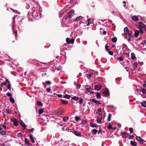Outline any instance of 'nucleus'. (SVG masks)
I'll return each mask as SVG.
<instances>
[{"label": "nucleus", "instance_id": "nucleus-1", "mask_svg": "<svg viewBox=\"0 0 146 146\" xmlns=\"http://www.w3.org/2000/svg\"><path fill=\"white\" fill-rule=\"evenodd\" d=\"M135 139L137 141L141 142L140 143L141 144V145H144L146 146V141L141 139V137L136 136Z\"/></svg>", "mask_w": 146, "mask_h": 146}, {"label": "nucleus", "instance_id": "nucleus-2", "mask_svg": "<svg viewBox=\"0 0 146 146\" xmlns=\"http://www.w3.org/2000/svg\"><path fill=\"white\" fill-rule=\"evenodd\" d=\"M11 121L13 122V125L15 126H17L18 125V121L15 118H13L11 120Z\"/></svg>", "mask_w": 146, "mask_h": 146}, {"label": "nucleus", "instance_id": "nucleus-3", "mask_svg": "<svg viewBox=\"0 0 146 146\" xmlns=\"http://www.w3.org/2000/svg\"><path fill=\"white\" fill-rule=\"evenodd\" d=\"M102 94L106 96H109L110 92L108 90H105L102 92Z\"/></svg>", "mask_w": 146, "mask_h": 146}, {"label": "nucleus", "instance_id": "nucleus-4", "mask_svg": "<svg viewBox=\"0 0 146 146\" xmlns=\"http://www.w3.org/2000/svg\"><path fill=\"white\" fill-rule=\"evenodd\" d=\"M139 27H140V28H146V26L143 23L141 22H139Z\"/></svg>", "mask_w": 146, "mask_h": 146}, {"label": "nucleus", "instance_id": "nucleus-5", "mask_svg": "<svg viewBox=\"0 0 146 146\" xmlns=\"http://www.w3.org/2000/svg\"><path fill=\"white\" fill-rule=\"evenodd\" d=\"M19 123L23 127H24V129H26L25 127H27L26 125L23 122V121L21 120H20L19 121Z\"/></svg>", "mask_w": 146, "mask_h": 146}, {"label": "nucleus", "instance_id": "nucleus-6", "mask_svg": "<svg viewBox=\"0 0 146 146\" xmlns=\"http://www.w3.org/2000/svg\"><path fill=\"white\" fill-rule=\"evenodd\" d=\"M91 100L92 102L94 103H95L97 104H98V105H100L101 104V103L99 101H98L95 100V99H90Z\"/></svg>", "mask_w": 146, "mask_h": 146}, {"label": "nucleus", "instance_id": "nucleus-7", "mask_svg": "<svg viewBox=\"0 0 146 146\" xmlns=\"http://www.w3.org/2000/svg\"><path fill=\"white\" fill-rule=\"evenodd\" d=\"M139 32L138 30H135L134 34V37L136 38L137 37L139 36Z\"/></svg>", "mask_w": 146, "mask_h": 146}, {"label": "nucleus", "instance_id": "nucleus-8", "mask_svg": "<svg viewBox=\"0 0 146 146\" xmlns=\"http://www.w3.org/2000/svg\"><path fill=\"white\" fill-rule=\"evenodd\" d=\"M102 88V86L100 85H96L95 86V89L98 91L100 90Z\"/></svg>", "mask_w": 146, "mask_h": 146}, {"label": "nucleus", "instance_id": "nucleus-9", "mask_svg": "<svg viewBox=\"0 0 146 146\" xmlns=\"http://www.w3.org/2000/svg\"><path fill=\"white\" fill-rule=\"evenodd\" d=\"M79 99V98L77 97V96H73V97L72 98V99H71V100H72V101H71V102H72V103H74L75 102H73L72 100H76V101H77Z\"/></svg>", "mask_w": 146, "mask_h": 146}, {"label": "nucleus", "instance_id": "nucleus-10", "mask_svg": "<svg viewBox=\"0 0 146 146\" xmlns=\"http://www.w3.org/2000/svg\"><path fill=\"white\" fill-rule=\"evenodd\" d=\"M6 130L4 131L2 128L0 127V134L5 135L6 134Z\"/></svg>", "mask_w": 146, "mask_h": 146}, {"label": "nucleus", "instance_id": "nucleus-11", "mask_svg": "<svg viewBox=\"0 0 146 146\" xmlns=\"http://www.w3.org/2000/svg\"><path fill=\"white\" fill-rule=\"evenodd\" d=\"M126 35H128V37L130 38H133V36L132 35V31H129L128 33H127Z\"/></svg>", "mask_w": 146, "mask_h": 146}, {"label": "nucleus", "instance_id": "nucleus-12", "mask_svg": "<svg viewBox=\"0 0 146 146\" xmlns=\"http://www.w3.org/2000/svg\"><path fill=\"white\" fill-rule=\"evenodd\" d=\"M132 20L134 21H137L138 20V18L137 16L136 15L133 16L132 17Z\"/></svg>", "mask_w": 146, "mask_h": 146}, {"label": "nucleus", "instance_id": "nucleus-13", "mask_svg": "<svg viewBox=\"0 0 146 146\" xmlns=\"http://www.w3.org/2000/svg\"><path fill=\"white\" fill-rule=\"evenodd\" d=\"M73 133H74V134L76 136H78V137H81V134L78 132L76 131H74L73 132Z\"/></svg>", "mask_w": 146, "mask_h": 146}, {"label": "nucleus", "instance_id": "nucleus-14", "mask_svg": "<svg viewBox=\"0 0 146 146\" xmlns=\"http://www.w3.org/2000/svg\"><path fill=\"white\" fill-rule=\"evenodd\" d=\"M122 135L123 137H127L129 136V134L125 132H123L122 133Z\"/></svg>", "mask_w": 146, "mask_h": 146}, {"label": "nucleus", "instance_id": "nucleus-15", "mask_svg": "<svg viewBox=\"0 0 146 146\" xmlns=\"http://www.w3.org/2000/svg\"><path fill=\"white\" fill-rule=\"evenodd\" d=\"M29 137L30 139L31 140L32 142L33 143H34L35 142V141L34 139L33 135L31 134H30Z\"/></svg>", "mask_w": 146, "mask_h": 146}, {"label": "nucleus", "instance_id": "nucleus-16", "mask_svg": "<svg viewBox=\"0 0 146 146\" xmlns=\"http://www.w3.org/2000/svg\"><path fill=\"white\" fill-rule=\"evenodd\" d=\"M124 33L125 34H126L129 32L128 29L127 27H125L124 28Z\"/></svg>", "mask_w": 146, "mask_h": 146}, {"label": "nucleus", "instance_id": "nucleus-17", "mask_svg": "<svg viewBox=\"0 0 146 146\" xmlns=\"http://www.w3.org/2000/svg\"><path fill=\"white\" fill-rule=\"evenodd\" d=\"M96 96L97 98L100 99L101 98V96L99 92H96Z\"/></svg>", "mask_w": 146, "mask_h": 146}, {"label": "nucleus", "instance_id": "nucleus-18", "mask_svg": "<svg viewBox=\"0 0 146 146\" xmlns=\"http://www.w3.org/2000/svg\"><path fill=\"white\" fill-rule=\"evenodd\" d=\"M60 101L64 105H66L68 104L67 102L65 100L61 99Z\"/></svg>", "mask_w": 146, "mask_h": 146}, {"label": "nucleus", "instance_id": "nucleus-19", "mask_svg": "<svg viewBox=\"0 0 146 146\" xmlns=\"http://www.w3.org/2000/svg\"><path fill=\"white\" fill-rule=\"evenodd\" d=\"M68 16H67L65 18V19L66 20H68L70 19H71L72 17V15L71 14L69 13H68Z\"/></svg>", "mask_w": 146, "mask_h": 146}, {"label": "nucleus", "instance_id": "nucleus-20", "mask_svg": "<svg viewBox=\"0 0 146 146\" xmlns=\"http://www.w3.org/2000/svg\"><path fill=\"white\" fill-rule=\"evenodd\" d=\"M131 58L133 60H134L135 59V55L134 53L132 52L131 54Z\"/></svg>", "mask_w": 146, "mask_h": 146}, {"label": "nucleus", "instance_id": "nucleus-21", "mask_svg": "<svg viewBox=\"0 0 146 146\" xmlns=\"http://www.w3.org/2000/svg\"><path fill=\"white\" fill-rule=\"evenodd\" d=\"M130 144L131 145H133V146H136L137 145L135 141H130Z\"/></svg>", "mask_w": 146, "mask_h": 146}, {"label": "nucleus", "instance_id": "nucleus-22", "mask_svg": "<svg viewBox=\"0 0 146 146\" xmlns=\"http://www.w3.org/2000/svg\"><path fill=\"white\" fill-rule=\"evenodd\" d=\"M36 104L38 106H40L41 107L42 106L43 104L42 102L39 101H37L36 102Z\"/></svg>", "mask_w": 146, "mask_h": 146}, {"label": "nucleus", "instance_id": "nucleus-23", "mask_svg": "<svg viewBox=\"0 0 146 146\" xmlns=\"http://www.w3.org/2000/svg\"><path fill=\"white\" fill-rule=\"evenodd\" d=\"M82 16H78L76 18L75 20V21H77L80 20H81L82 19Z\"/></svg>", "mask_w": 146, "mask_h": 146}, {"label": "nucleus", "instance_id": "nucleus-24", "mask_svg": "<svg viewBox=\"0 0 146 146\" xmlns=\"http://www.w3.org/2000/svg\"><path fill=\"white\" fill-rule=\"evenodd\" d=\"M18 18V17L17 16H16L14 17L13 18V27L14 25L15 24V18Z\"/></svg>", "mask_w": 146, "mask_h": 146}, {"label": "nucleus", "instance_id": "nucleus-25", "mask_svg": "<svg viewBox=\"0 0 146 146\" xmlns=\"http://www.w3.org/2000/svg\"><path fill=\"white\" fill-rule=\"evenodd\" d=\"M141 105L143 107H146V101H145L144 102H141Z\"/></svg>", "mask_w": 146, "mask_h": 146}, {"label": "nucleus", "instance_id": "nucleus-26", "mask_svg": "<svg viewBox=\"0 0 146 146\" xmlns=\"http://www.w3.org/2000/svg\"><path fill=\"white\" fill-rule=\"evenodd\" d=\"M25 143L28 145H30V143L29 141H28V139L25 138Z\"/></svg>", "mask_w": 146, "mask_h": 146}, {"label": "nucleus", "instance_id": "nucleus-27", "mask_svg": "<svg viewBox=\"0 0 146 146\" xmlns=\"http://www.w3.org/2000/svg\"><path fill=\"white\" fill-rule=\"evenodd\" d=\"M90 126L92 127H98L97 125L95 123H91L90 124Z\"/></svg>", "mask_w": 146, "mask_h": 146}, {"label": "nucleus", "instance_id": "nucleus-28", "mask_svg": "<svg viewBox=\"0 0 146 146\" xmlns=\"http://www.w3.org/2000/svg\"><path fill=\"white\" fill-rule=\"evenodd\" d=\"M70 97H71L70 96L68 95V94H66L63 97L64 98H67V99H69L70 98Z\"/></svg>", "mask_w": 146, "mask_h": 146}, {"label": "nucleus", "instance_id": "nucleus-29", "mask_svg": "<svg viewBox=\"0 0 146 146\" xmlns=\"http://www.w3.org/2000/svg\"><path fill=\"white\" fill-rule=\"evenodd\" d=\"M7 87L8 89L10 91L11 90V87L10 82H8Z\"/></svg>", "mask_w": 146, "mask_h": 146}, {"label": "nucleus", "instance_id": "nucleus-30", "mask_svg": "<svg viewBox=\"0 0 146 146\" xmlns=\"http://www.w3.org/2000/svg\"><path fill=\"white\" fill-rule=\"evenodd\" d=\"M68 119V117H64L63 118V121L64 122H66Z\"/></svg>", "mask_w": 146, "mask_h": 146}, {"label": "nucleus", "instance_id": "nucleus-31", "mask_svg": "<svg viewBox=\"0 0 146 146\" xmlns=\"http://www.w3.org/2000/svg\"><path fill=\"white\" fill-rule=\"evenodd\" d=\"M9 82V81L7 79H6L5 80V81H4L3 83L2 84L3 85H6L7 83H8V82Z\"/></svg>", "mask_w": 146, "mask_h": 146}, {"label": "nucleus", "instance_id": "nucleus-32", "mask_svg": "<svg viewBox=\"0 0 146 146\" xmlns=\"http://www.w3.org/2000/svg\"><path fill=\"white\" fill-rule=\"evenodd\" d=\"M137 62H135L133 64V66L135 68H137Z\"/></svg>", "mask_w": 146, "mask_h": 146}, {"label": "nucleus", "instance_id": "nucleus-33", "mask_svg": "<svg viewBox=\"0 0 146 146\" xmlns=\"http://www.w3.org/2000/svg\"><path fill=\"white\" fill-rule=\"evenodd\" d=\"M79 99L80 100L79 101V102L80 104L81 105L83 103V100L81 98H79Z\"/></svg>", "mask_w": 146, "mask_h": 146}, {"label": "nucleus", "instance_id": "nucleus-34", "mask_svg": "<svg viewBox=\"0 0 146 146\" xmlns=\"http://www.w3.org/2000/svg\"><path fill=\"white\" fill-rule=\"evenodd\" d=\"M140 91H141V92L144 94H146V90L144 88H142V89H141L140 90Z\"/></svg>", "mask_w": 146, "mask_h": 146}, {"label": "nucleus", "instance_id": "nucleus-35", "mask_svg": "<svg viewBox=\"0 0 146 146\" xmlns=\"http://www.w3.org/2000/svg\"><path fill=\"white\" fill-rule=\"evenodd\" d=\"M117 38L116 37H113L112 38L111 40L113 42H115L117 41Z\"/></svg>", "mask_w": 146, "mask_h": 146}, {"label": "nucleus", "instance_id": "nucleus-36", "mask_svg": "<svg viewBox=\"0 0 146 146\" xmlns=\"http://www.w3.org/2000/svg\"><path fill=\"white\" fill-rule=\"evenodd\" d=\"M9 100L10 102L12 103H15V100L14 98L12 97L10 98Z\"/></svg>", "mask_w": 146, "mask_h": 146}, {"label": "nucleus", "instance_id": "nucleus-37", "mask_svg": "<svg viewBox=\"0 0 146 146\" xmlns=\"http://www.w3.org/2000/svg\"><path fill=\"white\" fill-rule=\"evenodd\" d=\"M87 21L88 22L87 23V24H86V25L88 26L90 24H91V22H90V19H87Z\"/></svg>", "mask_w": 146, "mask_h": 146}, {"label": "nucleus", "instance_id": "nucleus-38", "mask_svg": "<svg viewBox=\"0 0 146 146\" xmlns=\"http://www.w3.org/2000/svg\"><path fill=\"white\" fill-rule=\"evenodd\" d=\"M111 114H109L108 115V121H110L111 120Z\"/></svg>", "mask_w": 146, "mask_h": 146}, {"label": "nucleus", "instance_id": "nucleus-39", "mask_svg": "<svg viewBox=\"0 0 146 146\" xmlns=\"http://www.w3.org/2000/svg\"><path fill=\"white\" fill-rule=\"evenodd\" d=\"M92 73H90L89 74H87V77L88 79H90L91 78V76H92Z\"/></svg>", "mask_w": 146, "mask_h": 146}, {"label": "nucleus", "instance_id": "nucleus-40", "mask_svg": "<svg viewBox=\"0 0 146 146\" xmlns=\"http://www.w3.org/2000/svg\"><path fill=\"white\" fill-rule=\"evenodd\" d=\"M98 131L96 129H93L92 133H94V135H96Z\"/></svg>", "mask_w": 146, "mask_h": 146}, {"label": "nucleus", "instance_id": "nucleus-41", "mask_svg": "<svg viewBox=\"0 0 146 146\" xmlns=\"http://www.w3.org/2000/svg\"><path fill=\"white\" fill-rule=\"evenodd\" d=\"M43 110L42 109H40L38 110V113L39 114H40L43 113Z\"/></svg>", "mask_w": 146, "mask_h": 146}, {"label": "nucleus", "instance_id": "nucleus-42", "mask_svg": "<svg viewBox=\"0 0 146 146\" xmlns=\"http://www.w3.org/2000/svg\"><path fill=\"white\" fill-rule=\"evenodd\" d=\"M97 111L98 113V114L100 115H101L102 114L101 110L100 109H98L97 110Z\"/></svg>", "mask_w": 146, "mask_h": 146}, {"label": "nucleus", "instance_id": "nucleus-43", "mask_svg": "<svg viewBox=\"0 0 146 146\" xmlns=\"http://www.w3.org/2000/svg\"><path fill=\"white\" fill-rule=\"evenodd\" d=\"M102 119L101 118H98L97 119V121L98 123H100L101 122Z\"/></svg>", "mask_w": 146, "mask_h": 146}, {"label": "nucleus", "instance_id": "nucleus-44", "mask_svg": "<svg viewBox=\"0 0 146 146\" xmlns=\"http://www.w3.org/2000/svg\"><path fill=\"white\" fill-rule=\"evenodd\" d=\"M75 120L77 121H78L80 120V119L79 117H78L77 116H76L75 117Z\"/></svg>", "mask_w": 146, "mask_h": 146}, {"label": "nucleus", "instance_id": "nucleus-45", "mask_svg": "<svg viewBox=\"0 0 146 146\" xmlns=\"http://www.w3.org/2000/svg\"><path fill=\"white\" fill-rule=\"evenodd\" d=\"M74 40L73 38H71L70 40V44H73L74 43Z\"/></svg>", "mask_w": 146, "mask_h": 146}, {"label": "nucleus", "instance_id": "nucleus-46", "mask_svg": "<svg viewBox=\"0 0 146 146\" xmlns=\"http://www.w3.org/2000/svg\"><path fill=\"white\" fill-rule=\"evenodd\" d=\"M6 95L11 98L12 97V94L10 92H8L6 94Z\"/></svg>", "mask_w": 146, "mask_h": 146}, {"label": "nucleus", "instance_id": "nucleus-47", "mask_svg": "<svg viewBox=\"0 0 146 146\" xmlns=\"http://www.w3.org/2000/svg\"><path fill=\"white\" fill-rule=\"evenodd\" d=\"M107 127L109 129H111L112 128V127L110 124V123L107 126Z\"/></svg>", "mask_w": 146, "mask_h": 146}, {"label": "nucleus", "instance_id": "nucleus-48", "mask_svg": "<svg viewBox=\"0 0 146 146\" xmlns=\"http://www.w3.org/2000/svg\"><path fill=\"white\" fill-rule=\"evenodd\" d=\"M66 41L67 43L70 44V40L68 38H67L66 39Z\"/></svg>", "mask_w": 146, "mask_h": 146}, {"label": "nucleus", "instance_id": "nucleus-49", "mask_svg": "<svg viewBox=\"0 0 146 146\" xmlns=\"http://www.w3.org/2000/svg\"><path fill=\"white\" fill-rule=\"evenodd\" d=\"M108 44H106L105 46V48L107 51H108L109 50V49L108 48V47L109 46L108 45Z\"/></svg>", "mask_w": 146, "mask_h": 146}, {"label": "nucleus", "instance_id": "nucleus-50", "mask_svg": "<svg viewBox=\"0 0 146 146\" xmlns=\"http://www.w3.org/2000/svg\"><path fill=\"white\" fill-rule=\"evenodd\" d=\"M86 123L87 121H84L81 123V124L82 125H84L86 124Z\"/></svg>", "mask_w": 146, "mask_h": 146}, {"label": "nucleus", "instance_id": "nucleus-51", "mask_svg": "<svg viewBox=\"0 0 146 146\" xmlns=\"http://www.w3.org/2000/svg\"><path fill=\"white\" fill-rule=\"evenodd\" d=\"M6 112L8 114H10L11 113V112L10 111V110L9 109H7L6 110Z\"/></svg>", "mask_w": 146, "mask_h": 146}, {"label": "nucleus", "instance_id": "nucleus-52", "mask_svg": "<svg viewBox=\"0 0 146 146\" xmlns=\"http://www.w3.org/2000/svg\"><path fill=\"white\" fill-rule=\"evenodd\" d=\"M138 16L140 17L141 21H144V19H145V17H143L139 15H138Z\"/></svg>", "mask_w": 146, "mask_h": 146}, {"label": "nucleus", "instance_id": "nucleus-53", "mask_svg": "<svg viewBox=\"0 0 146 146\" xmlns=\"http://www.w3.org/2000/svg\"><path fill=\"white\" fill-rule=\"evenodd\" d=\"M129 130L130 133H132L133 132V129L131 127H130L129 128Z\"/></svg>", "mask_w": 146, "mask_h": 146}, {"label": "nucleus", "instance_id": "nucleus-54", "mask_svg": "<svg viewBox=\"0 0 146 146\" xmlns=\"http://www.w3.org/2000/svg\"><path fill=\"white\" fill-rule=\"evenodd\" d=\"M46 92H50V91H51L50 88H47L46 89Z\"/></svg>", "mask_w": 146, "mask_h": 146}, {"label": "nucleus", "instance_id": "nucleus-55", "mask_svg": "<svg viewBox=\"0 0 146 146\" xmlns=\"http://www.w3.org/2000/svg\"><path fill=\"white\" fill-rule=\"evenodd\" d=\"M90 90H88L87 89V88H86V91H85V93L86 94H88L89 92H90Z\"/></svg>", "mask_w": 146, "mask_h": 146}, {"label": "nucleus", "instance_id": "nucleus-56", "mask_svg": "<svg viewBox=\"0 0 146 146\" xmlns=\"http://www.w3.org/2000/svg\"><path fill=\"white\" fill-rule=\"evenodd\" d=\"M74 13V11L73 10H72L70 11L68 13L70 14H73Z\"/></svg>", "mask_w": 146, "mask_h": 146}, {"label": "nucleus", "instance_id": "nucleus-57", "mask_svg": "<svg viewBox=\"0 0 146 146\" xmlns=\"http://www.w3.org/2000/svg\"><path fill=\"white\" fill-rule=\"evenodd\" d=\"M108 51V53L109 54H110V55H113V52H112L109 51H109Z\"/></svg>", "mask_w": 146, "mask_h": 146}, {"label": "nucleus", "instance_id": "nucleus-58", "mask_svg": "<svg viewBox=\"0 0 146 146\" xmlns=\"http://www.w3.org/2000/svg\"><path fill=\"white\" fill-rule=\"evenodd\" d=\"M13 33H14L15 36H16V35H17V31L15 30L14 29H13Z\"/></svg>", "mask_w": 146, "mask_h": 146}, {"label": "nucleus", "instance_id": "nucleus-59", "mask_svg": "<svg viewBox=\"0 0 146 146\" xmlns=\"http://www.w3.org/2000/svg\"><path fill=\"white\" fill-rule=\"evenodd\" d=\"M81 86V85L80 84H78L77 85L76 88L77 89H79Z\"/></svg>", "mask_w": 146, "mask_h": 146}, {"label": "nucleus", "instance_id": "nucleus-60", "mask_svg": "<svg viewBox=\"0 0 146 146\" xmlns=\"http://www.w3.org/2000/svg\"><path fill=\"white\" fill-rule=\"evenodd\" d=\"M34 130V128H32L31 129H30L29 130V131L31 133Z\"/></svg>", "mask_w": 146, "mask_h": 146}, {"label": "nucleus", "instance_id": "nucleus-61", "mask_svg": "<svg viewBox=\"0 0 146 146\" xmlns=\"http://www.w3.org/2000/svg\"><path fill=\"white\" fill-rule=\"evenodd\" d=\"M125 69L126 71L127 72H128L129 70V68L127 67H126L125 68Z\"/></svg>", "mask_w": 146, "mask_h": 146}, {"label": "nucleus", "instance_id": "nucleus-62", "mask_svg": "<svg viewBox=\"0 0 146 146\" xmlns=\"http://www.w3.org/2000/svg\"><path fill=\"white\" fill-rule=\"evenodd\" d=\"M45 83L47 84L48 85H49L51 84V83L49 81H46L45 82Z\"/></svg>", "mask_w": 146, "mask_h": 146}, {"label": "nucleus", "instance_id": "nucleus-63", "mask_svg": "<svg viewBox=\"0 0 146 146\" xmlns=\"http://www.w3.org/2000/svg\"><path fill=\"white\" fill-rule=\"evenodd\" d=\"M1 126L2 127H3L5 129H6L7 127L5 125H2Z\"/></svg>", "mask_w": 146, "mask_h": 146}, {"label": "nucleus", "instance_id": "nucleus-64", "mask_svg": "<svg viewBox=\"0 0 146 146\" xmlns=\"http://www.w3.org/2000/svg\"><path fill=\"white\" fill-rule=\"evenodd\" d=\"M143 86L144 88L146 87V81L145 82V83L143 84Z\"/></svg>", "mask_w": 146, "mask_h": 146}]
</instances>
